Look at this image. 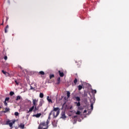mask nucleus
I'll return each mask as SVG.
<instances>
[{
    "mask_svg": "<svg viewBox=\"0 0 129 129\" xmlns=\"http://www.w3.org/2000/svg\"><path fill=\"white\" fill-rule=\"evenodd\" d=\"M9 28V25H7L6 27L5 28V29H8Z\"/></svg>",
    "mask_w": 129,
    "mask_h": 129,
    "instance_id": "obj_46",
    "label": "nucleus"
},
{
    "mask_svg": "<svg viewBox=\"0 0 129 129\" xmlns=\"http://www.w3.org/2000/svg\"><path fill=\"white\" fill-rule=\"evenodd\" d=\"M7 124H9L10 127H13V122H10V121H7Z\"/></svg>",
    "mask_w": 129,
    "mask_h": 129,
    "instance_id": "obj_4",
    "label": "nucleus"
},
{
    "mask_svg": "<svg viewBox=\"0 0 129 129\" xmlns=\"http://www.w3.org/2000/svg\"><path fill=\"white\" fill-rule=\"evenodd\" d=\"M86 112H87V110H85L84 111V113H86Z\"/></svg>",
    "mask_w": 129,
    "mask_h": 129,
    "instance_id": "obj_41",
    "label": "nucleus"
},
{
    "mask_svg": "<svg viewBox=\"0 0 129 129\" xmlns=\"http://www.w3.org/2000/svg\"><path fill=\"white\" fill-rule=\"evenodd\" d=\"M58 73L60 77H63V76H64V73L61 72V71H59Z\"/></svg>",
    "mask_w": 129,
    "mask_h": 129,
    "instance_id": "obj_5",
    "label": "nucleus"
},
{
    "mask_svg": "<svg viewBox=\"0 0 129 129\" xmlns=\"http://www.w3.org/2000/svg\"><path fill=\"white\" fill-rule=\"evenodd\" d=\"M42 126H46V122H44L43 123H40V124L38 126V129H47L48 128V126H47L46 127L43 128Z\"/></svg>",
    "mask_w": 129,
    "mask_h": 129,
    "instance_id": "obj_2",
    "label": "nucleus"
},
{
    "mask_svg": "<svg viewBox=\"0 0 129 129\" xmlns=\"http://www.w3.org/2000/svg\"><path fill=\"white\" fill-rule=\"evenodd\" d=\"M3 23H4V21H3Z\"/></svg>",
    "mask_w": 129,
    "mask_h": 129,
    "instance_id": "obj_59",
    "label": "nucleus"
},
{
    "mask_svg": "<svg viewBox=\"0 0 129 129\" xmlns=\"http://www.w3.org/2000/svg\"><path fill=\"white\" fill-rule=\"evenodd\" d=\"M8 4H9V5L11 4V2H10V0H8Z\"/></svg>",
    "mask_w": 129,
    "mask_h": 129,
    "instance_id": "obj_43",
    "label": "nucleus"
},
{
    "mask_svg": "<svg viewBox=\"0 0 129 129\" xmlns=\"http://www.w3.org/2000/svg\"><path fill=\"white\" fill-rule=\"evenodd\" d=\"M5 33H8V30L7 29V28L5 29Z\"/></svg>",
    "mask_w": 129,
    "mask_h": 129,
    "instance_id": "obj_36",
    "label": "nucleus"
},
{
    "mask_svg": "<svg viewBox=\"0 0 129 129\" xmlns=\"http://www.w3.org/2000/svg\"><path fill=\"white\" fill-rule=\"evenodd\" d=\"M72 107H73L72 106H71L70 107V109H72Z\"/></svg>",
    "mask_w": 129,
    "mask_h": 129,
    "instance_id": "obj_49",
    "label": "nucleus"
},
{
    "mask_svg": "<svg viewBox=\"0 0 129 129\" xmlns=\"http://www.w3.org/2000/svg\"><path fill=\"white\" fill-rule=\"evenodd\" d=\"M9 100H10V97H7L6 98L5 101H9Z\"/></svg>",
    "mask_w": 129,
    "mask_h": 129,
    "instance_id": "obj_24",
    "label": "nucleus"
},
{
    "mask_svg": "<svg viewBox=\"0 0 129 129\" xmlns=\"http://www.w3.org/2000/svg\"><path fill=\"white\" fill-rule=\"evenodd\" d=\"M49 121L47 120V121H46L47 125H48V124H49Z\"/></svg>",
    "mask_w": 129,
    "mask_h": 129,
    "instance_id": "obj_37",
    "label": "nucleus"
},
{
    "mask_svg": "<svg viewBox=\"0 0 129 129\" xmlns=\"http://www.w3.org/2000/svg\"><path fill=\"white\" fill-rule=\"evenodd\" d=\"M39 97H40V98H43V97H44V94H43V93H40L39 94Z\"/></svg>",
    "mask_w": 129,
    "mask_h": 129,
    "instance_id": "obj_10",
    "label": "nucleus"
},
{
    "mask_svg": "<svg viewBox=\"0 0 129 129\" xmlns=\"http://www.w3.org/2000/svg\"><path fill=\"white\" fill-rule=\"evenodd\" d=\"M64 99H65V100H66V97H64Z\"/></svg>",
    "mask_w": 129,
    "mask_h": 129,
    "instance_id": "obj_54",
    "label": "nucleus"
},
{
    "mask_svg": "<svg viewBox=\"0 0 129 129\" xmlns=\"http://www.w3.org/2000/svg\"><path fill=\"white\" fill-rule=\"evenodd\" d=\"M48 119H50V116H48Z\"/></svg>",
    "mask_w": 129,
    "mask_h": 129,
    "instance_id": "obj_52",
    "label": "nucleus"
},
{
    "mask_svg": "<svg viewBox=\"0 0 129 129\" xmlns=\"http://www.w3.org/2000/svg\"><path fill=\"white\" fill-rule=\"evenodd\" d=\"M2 72L3 73V74H5V75H6L7 73V74H9V73H8L7 72H5V71L2 70Z\"/></svg>",
    "mask_w": 129,
    "mask_h": 129,
    "instance_id": "obj_20",
    "label": "nucleus"
},
{
    "mask_svg": "<svg viewBox=\"0 0 129 129\" xmlns=\"http://www.w3.org/2000/svg\"><path fill=\"white\" fill-rule=\"evenodd\" d=\"M74 123H76V122H74Z\"/></svg>",
    "mask_w": 129,
    "mask_h": 129,
    "instance_id": "obj_58",
    "label": "nucleus"
},
{
    "mask_svg": "<svg viewBox=\"0 0 129 129\" xmlns=\"http://www.w3.org/2000/svg\"><path fill=\"white\" fill-rule=\"evenodd\" d=\"M60 77L58 78L57 83H56V84H57V85L60 84Z\"/></svg>",
    "mask_w": 129,
    "mask_h": 129,
    "instance_id": "obj_12",
    "label": "nucleus"
},
{
    "mask_svg": "<svg viewBox=\"0 0 129 129\" xmlns=\"http://www.w3.org/2000/svg\"><path fill=\"white\" fill-rule=\"evenodd\" d=\"M77 116H78L77 115L74 116L73 118H76V117H77Z\"/></svg>",
    "mask_w": 129,
    "mask_h": 129,
    "instance_id": "obj_45",
    "label": "nucleus"
},
{
    "mask_svg": "<svg viewBox=\"0 0 129 129\" xmlns=\"http://www.w3.org/2000/svg\"><path fill=\"white\" fill-rule=\"evenodd\" d=\"M42 105H43V102L40 101L39 104L38 106V108H39V107H40V106H42Z\"/></svg>",
    "mask_w": 129,
    "mask_h": 129,
    "instance_id": "obj_11",
    "label": "nucleus"
},
{
    "mask_svg": "<svg viewBox=\"0 0 129 129\" xmlns=\"http://www.w3.org/2000/svg\"><path fill=\"white\" fill-rule=\"evenodd\" d=\"M53 111H57L56 112V114L55 116V117H57L59 115V113H60V108L59 107H53V110H52Z\"/></svg>",
    "mask_w": 129,
    "mask_h": 129,
    "instance_id": "obj_1",
    "label": "nucleus"
},
{
    "mask_svg": "<svg viewBox=\"0 0 129 129\" xmlns=\"http://www.w3.org/2000/svg\"><path fill=\"white\" fill-rule=\"evenodd\" d=\"M1 108H2V107H1V106H0V109H1Z\"/></svg>",
    "mask_w": 129,
    "mask_h": 129,
    "instance_id": "obj_56",
    "label": "nucleus"
},
{
    "mask_svg": "<svg viewBox=\"0 0 129 129\" xmlns=\"http://www.w3.org/2000/svg\"><path fill=\"white\" fill-rule=\"evenodd\" d=\"M65 104H66V102H65L63 104V105H62V107H63V106H64V105H65Z\"/></svg>",
    "mask_w": 129,
    "mask_h": 129,
    "instance_id": "obj_42",
    "label": "nucleus"
},
{
    "mask_svg": "<svg viewBox=\"0 0 129 129\" xmlns=\"http://www.w3.org/2000/svg\"><path fill=\"white\" fill-rule=\"evenodd\" d=\"M52 114H53L54 117H56V115H55V112H53L52 113Z\"/></svg>",
    "mask_w": 129,
    "mask_h": 129,
    "instance_id": "obj_35",
    "label": "nucleus"
},
{
    "mask_svg": "<svg viewBox=\"0 0 129 129\" xmlns=\"http://www.w3.org/2000/svg\"><path fill=\"white\" fill-rule=\"evenodd\" d=\"M15 115H16V116H19V112H15Z\"/></svg>",
    "mask_w": 129,
    "mask_h": 129,
    "instance_id": "obj_28",
    "label": "nucleus"
},
{
    "mask_svg": "<svg viewBox=\"0 0 129 129\" xmlns=\"http://www.w3.org/2000/svg\"><path fill=\"white\" fill-rule=\"evenodd\" d=\"M74 83L75 84H76L77 83V79H75V80L74 81Z\"/></svg>",
    "mask_w": 129,
    "mask_h": 129,
    "instance_id": "obj_29",
    "label": "nucleus"
},
{
    "mask_svg": "<svg viewBox=\"0 0 129 129\" xmlns=\"http://www.w3.org/2000/svg\"><path fill=\"white\" fill-rule=\"evenodd\" d=\"M78 109H79V110H82L83 109V107H79Z\"/></svg>",
    "mask_w": 129,
    "mask_h": 129,
    "instance_id": "obj_26",
    "label": "nucleus"
},
{
    "mask_svg": "<svg viewBox=\"0 0 129 129\" xmlns=\"http://www.w3.org/2000/svg\"><path fill=\"white\" fill-rule=\"evenodd\" d=\"M84 97H86V96H87V93H84Z\"/></svg>",
    "mask_w": 129,
    "mask_h": 129,
    "instance_id": "obj_32",
    "label": "nucleus"
},
{
    "mask_svg": "<svg viewBox=\"0 0 129 129\" xmlns=\"http://www.w3.org/2000/svg\"><path fill=\"white\" fill-rule=\"evenodd\" d=\"M36 102H37V100H36V99H33V106H37V105L36 104Z\"/></svg>",
    "mask_w": 129,
    "mask_h": 129,
    "instance_id": "obj_8",
    "label": "nucleus"
},
{
    "mask_svg": "<svg viewBox=\"0 0 129 129\" xmlns=\"http://www.w3.org/2000/svg\"><path fill=\"white\" fill-rule=\"evenodd\" d=\"M67 94L68 98H69V97H70V92L67 91Z\"/></svg>",
    "mask_w": 129,
    "mask_h": 129,
    "instance_id": "obj_13",
    "label": "nucleus"
},
{
    "mask_svg": "<svg viewBox=\"0 0 129 129\" xmlns=\"http://www.w3.org/2000/svg\"><path fill=\"white\" fill-rule=\"evenodd\" d=\"M75 104H77L78 103V102H75Z\"/></svg>",
    "mask_w": 129,
    "mask_h": 129,
    "instance_id": "obj_50",
    "label": "nucleus"
},
{
    "mask_svg": "<svg viewBox=\"0 0 129 129\" xmlns=\"http://www.w3.org/2000/svg\"><path fill=\"white\" fill-rule=\"evenodd\" d=\"M15 82H16L17 85H19V83H18V82H17V81H15Z\"/></svg>",
    "mask_w": 129,
    "mask_h": 129,
    "instance_id": "obj_38",
    "label": "nucleus"
},
{
    "mask_svg": "<svg viewBox=\"0 0 129 129\" xmlns=\"http://www.w3.org/2000/svg\"><path fill=\"white\" fill-rule=\"evenodd\" d=\"M47 101H48V102H51V103H52L53 102L52 101V100L51 99H49V96L47 97Z\"/></svg>",
    "mask_w": 129,
    "mask_h": 129,
    "instance_id": "obj_9",
    "label": "nucleus"
},
{
    "mask_svg": "<svg viewBox=\"0 0 129 129\" xmlns=\"http://www.w3.org/2000/svg\"><path fill=\"white\" fill-rule=\"evenodd\" d=\"M31 108L32 109H34V108H35V106H34V105L32 106Z\"/></svg>",
    "mask_w": 129,
    "mask_h": 129,
    "instance_id": "obj_40",
    "label": "nucleus"
},
{
    "mask_svg": "<svg viewBox=\"0 0 129 129\" xmlns=\"http://www.w3.org/2000/svg\"><path fill=\"white\" fill-rule=\"evenodd\" d=\"M14 94H15V93L14 92H13V91L10 92V95L11 96H13V95H14Z\"/></svg>",
    "mask_w": 129,
    "mask_h": 129,
    "instance_id": "obj_17",
    "label": "nucleus"
},
{
    "mask_svg": "<svg viewBox=\"0 0 129 129\" xmlns=\"http://www.w3.org/2000/svg\"><path fill=\"white\" fill-rule=\"evenodd\" d=\"M15 122H16V120H14L12 121V123H15Z\"/></svg>",
    "mask_w": 129,
    "mask_h": 129,
    "instance_id": "obj_39",
    "label": "nucleus"
},
{
    "mask_svg": "<svg viewBox=\"0 0 129 129\" xmlns=\"http://www.w3.org/2000/svg\"><path fill=\"white\" fill-rule=\"evenodd\" d=\"M81 113V112H80V111H77V112L76 113V114H77L78 115H80Z\"/></svg>",
    "mask_w": 129,
    "mask_h": 129,
    "instance_id": "obj_19",
    "label": "nucleus"
},
{
    "mask_svg": "<svg viewBox=\"0 0 129 129\" xmlns=\"http://www.w3.org/2000/svg\"><path fill=\"white\" fill-rule=\"evenodd\" d=\"M53 112V110H52L51 111V112H50L49 113V116H51V115H52V113Z\"/></svg>",
    "mask_w": 129,
    "mask_h": 129,
    "instance_id": "obj_33",
    "label": "nucleus"
},
{
    "mask_svg": "<svg viewBox=\"0 0 129 129\" xmlns=\"http://www.w3.org/2000/svg\"><path fill=\"white\" fill-rule=\"evenodd\" d=\"M78 89H79V90H81V89H82V86L79 85L78 86Z\"/></svg>",
    "mask_w": 129,
    "mask_h": 129,
    "instance_id": "obj_21",
    "label": "nucleus"
},
{
    "mask_svg": "<svg viewBox=\"0 0 129 129\" xmlns=\"http://www.w3.org/2000/svg\"><path fill=\"white\" fill-rule=\"evenodd\" d=\"M10 111V108H6L5 110L3 111L4 113H6V112H9Z\"/></svg>",
    "mask_w": 129,
    "mask_h": 129,
    "instance_id": "obj_6",
    "label": "nucleus"
},
{
    "mask_svg": "<svg viewBox=\"0 0 129 129\" xmlns=\"http://www.w3.org/2000/svg\"><path fill=\"white\" fill-rule=\"evenodd\" d=\"M20 126L21 128H25V124H21Z\"/></svg>",
    "mask_w": 129,
    "mask_h": 129,
    "instance_id": "obj_16",
    "label": "nucleus"
},
{
    "mask_svg": "<svg viewBox=\"0 0 129 129\" xmlns=\"http://www.w3.org/2000/svg\"><path fill=\"white\" fill-rule=\"evenodd\" d=\"M66 117H67L66 116V115H65V113L64 112L61 113V117H60V118H62L63 119H65V118H66Z\"/></svg>",
    "mask_w": 129,
    "mask_h": 129,
    "instance_id": "obj_3",
    "label": "nucleus"
},
{
    "mask_svg": "<svg viewBox=\"0 0 129 129\" xmlns=\"http://www.w3.org/2000/svg\"><path fill=\"white\" fill-rule=\"evenodd\" d=\"M20 99H21V96H18L17 97V98H16V100L18 101V100H20Z\"/></svg>",
    "mask_w": 129,
    "mask_h": 129,
    "instance_id": "obj_18",
    "label": "nucleus"
},
{
    "mask_svg": "<svg viewBox=\"0 0 129 129\" xmlns=\"http://www.w3.org/2000/svg\"><path fill=\"white\" fill-rule=\"evenodd\" d=\"M38 110V108H37V106H35V109L34 110V111H37Z\"/></svg>",
    "mask_w": 129,
    "mask_h": 129,
    "instance_id": "obj_30",
    "label": "nucleus"
},
{
    "mask_svg": "<svg viewBox=\"0 0 129 129\" xmlns=\"http://www.w3.org/2000/svg\"><path fill=\"white\" fill-rule=\"evenodd\" d=\"M81 105V104H80V102H78L77 104V106H80Z\"/></svg>",
    "mask_w": 129,
    "mask_h": 129,
    "instance_id": "obj_25",
    "label": "nucleus"
},
{
    "mask_svg": "<svg viewBox=\"0 0 129 129\" xmlns=\"http://www.w3.org/2000/svg\"><path fill=\"white\" fill-rule=\"evenodd\" d=\"M42 115L41 113H37V114L33 115V116H35L36 117H40Z\"/></svg>",
    "mask_w": 129,
    "mask_h": 129,
    "instance_id": "obj_7",
    "label": "nucleus"
},
{
    "mask_svg": "<svg viewBox=\"0 0 129 129\" xmlns=\"http://www.w3.org/2000/svg\"><path fill=\"white\" fill-rule=\"evenodd\" d=\"M79 121H81V119H79Z\"/></svg>",
    "mask_w": 129,
    "mask_h": 129,
    "instance_id": "obj_53",
    "label": "nucleus"
},
{
    "mask_svg": "<svg viewBox=\"0 0 129 129\" xmlns=\"http://www.w3.org/2000/svg\"><path fill=\"white\" fill-rule=\"evenodd\" d=\"M91 109H92V110L93 109V103L91 104Z\"/></svg>",
    "mask_w": 129,
    "mask_h": 129,
    "instance_id": "obj_27",
    "label": "nucleus"
},
{
    "mask_svg": "<svg viewBox=\"0 0 129 129\" xmlns=\"http://www.w3.org/2000/svg\"><path fill=\"white\" fill-rule=\"evenodd\" d=\"M75 98H76L77 101H79H79H80V97H76Z\"/></svg>",
    "mask_w": 129,
    "mask_h": 129,
    "instance_id": "obj_15",
    "label": "nucleus"
},
{
    "mask_svg": "<svg viewBox=\"0 0 129 129\" xmlns=\"http://www.w3.org/2000/svg\"><path fill=\"white\" fill-rule=\"evenodd\" d=\"M30 89L33 90V89H34V88L33 87L31 86Z\"/></svg>",
    "mask_w": 129,
    "mask_h": 129,
    "instance_id": "obj_44",
    "label": "nucleus"
},
{
    "mask_svg": "<svg viewBox=\"0 0 129 129\" xmlns=\"http://www.w3.org/2000/svg\"><path fill=\"white\" fill-rule=\"evenodd\" d=\"M8 20H9V17H7L6 21H8Z\"/></svg>",
    "mask_w": 129,
    "mask_h": 129,
    "instance_id": "obj_47",
    "label": "nucleus"
},
{
    "mask_svg": "<svg viewBox=\"0 0 129 129\" xmlns=\"http://www.w3.org/2000/svg\"><path fill=\"white\" fill-rule=\"evenodd\" d=\"M1 25H4V23H2Z\"/></svg>",
    "mask_w": 129,
    "mask_h": 129,
    "instance_id": "obj_55",
    "label": "nucleus"
},
{
    "mask_svg": "<svg viewBox=\"0 0 129 129\" xmlns=\"http://www.w3.org/2000/svg\"><path fill=\"white\" fill-rule=\"evenodd\" d=\"M66 108H67V105H66Z\"/></svg>",
    "mask_w": 129,
    "mask_h": 129,
    "instance_id": "obj_51",
    "label": "nucleus"
},
{
    "mask_svg": "<svg viewBox=\"0 0 129 129\" xmlns=\"http://www.w3.org/2000/svg\"><path fill=\"white\" fill-rule=\"evenodd\" d=\"M94 91L95 92V93H96V90H94Z\"/></svg>",
    "mask_w": 129,
    "mask_h": 129,
    "instance_id": "obj_48",
    "label": "nucleus"
},
{
    "mask_svg": "<svg viewBox=\"0 0 129 129\" xmlns=\"http://www.w3.org/2000/svg\"><path fill=\"white\" fill-rule=\"evenodd\" d=\"M54 77V75H50L49 78L50 79H52Z\"/></svg>",
    "mask_w": 129,
    "mask_h": 129,
    "instance_id": "obj_23",
    "label": "nucleus"
},
{
    "mask_svg": "<svg viewBox=\"0 0 129 129\" xmlns=\"http://www.w3.org/2000/svg\"><path fill=\"white\" fill-rule=\"evenodd\" d=\"M33 110H34V109H32V108H30L29 109V110L27 111V113H29V112H32V111H33Z\"/></svg>",
    "mask_w": 129,
    "mask_h": 129,
    "instance_id": "obj_14",
    "label": "nucleus"
},
{
    "mask_svg": "<svg viewBox=\"0 0 129 129\" xmlns=\"http://www.w3.org/2000/svg\"><path fill=\"white\" fill-rule=\"evenodd\" d=\"M4 104L6 106H8V103H7V101H4Z\"/></svg>",
    "mask_w": 129,
    "mask_h": 129,
    "instance_id": "obj_31",
    "label": "nucleus"
},
{
    "mask_svg": "<svg viewBox=\"0 0 129 129\" xmlns=\"http://www.w3.org/2000/svg\"><path fill=\"white\" fill-rule=\"evenodd\" d=\"M39 74H41V75H44L45 74V73L43 71H40L39 72Z\"/></svg>",
    "mask_w": 129,
    "mask_h": 129,
    "instance_id": "obj_22",
    "label": "nucleus"
},
{
    "mask_svg": "<svg viewBox=\"0 0 129 129\" xmlns=\"http://www.w3.org/2000/svg\"><path fill=\"white\" fill-rule=\"evenodd\" d=\"M2 112H4V111H2Z\"/></svg>",
    "mask_w": 129,
    "mask_h": 129,
    "instance_id": "obj_57",
    "label": "nucleus"
},
{
    "mask_svg": "<svg viewBox=\"0 0 129 129\" xmlns=\"http://www.w3.org/2000/svg\"><path fill=\"white\" fill-rule=\"evenodd\" d=\"M4 59H5V60H8V56H5L4 57Z\"/></svg>",
    "mask_w": 129,
    "mask_h": 129,
    "instance_id": "obj_34",
    "label": "nucleus"
}]
</instances>
